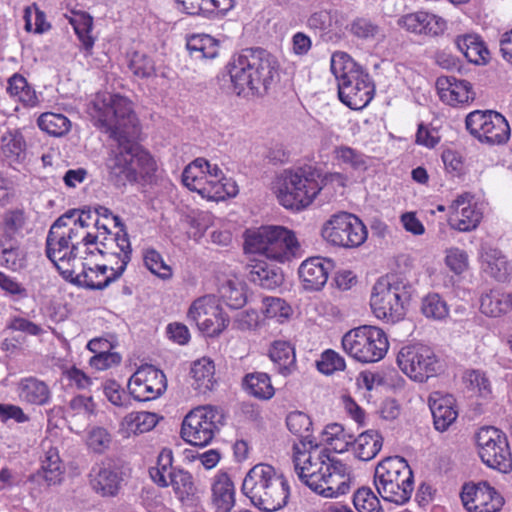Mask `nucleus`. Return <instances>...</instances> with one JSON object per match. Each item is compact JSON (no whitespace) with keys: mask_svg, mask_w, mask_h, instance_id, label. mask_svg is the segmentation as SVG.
I'll use <instances>...</instances> for the list:
<instances>
[{"mask_svg":"<svg viewBox=\"0 0 512 512\" xmlns=\"http://www.w3.org/2000/svg\"><path fill=\"white\" fill-rule=\"evenodd\" d=\"M454 42L457 49L469 62L476 65H483L488 62L490 53L479 35L474 33L458 35Z\"/></svg>","mask_w":512,"mask_h":512,"instance_id":"33","label":"nucleus"},{"mask_svg":"<svg viewBox=\"0 0 512 512\" xmlns=\"http://www.w3.org/2000/svg\"><path fill=\"white\" fill-rule=\"evenodd\" d=\"M331 72L337 80L338 87L342 82L348 83L365 72L345 52H335L331 57Z\"/></svg>","mask_w":512,"mask_h":512,"instance_id":"47","label":"nucleus"},{"mask_svg":"<svg viewBox=\"0 0 512 512\" xmlns=\"http://www.w3.org/2000/svg\"><path fill=\"white\" fill-rule=\"evenodd\" d=\"M397 365L407 377L419 383L437 375L441 369L434 351L423 344L402 347L397 354Z\"/></svg>","mask_w":512,"mask_h":512,"instance_id":"13","label":"nucleus"},{"mask_svg":"<svg viewBox=\"0 0 512 512\" xmlns=\"http://www.w3.org/2000/svg\"><path fill=\"white\" fill-rule=\"evenodd\" d=\"M132 248L128 234L120 229L113 235L105 237L92 236L86 247V256H102L107 264L113 265L116 276H122L131 260Z\"/></svg>","mask_w":512,"mask_h":512,"instance_id":"14","label":"nucleus"},{"mask_svg":"<svg viewBox=\"0 0 512 512\" xmlns=\"http://www.w3.org/2000/svg\"><path fill=\"white\" fill-rule=\"evenodd\" d=\"M27 216L23 209L6 210L0 216V239H17L26 226Z\"/></svg>","mask_w":512,"mask_h":512,"instance_id":"51","label":"nucleus"},{"mask_svg":"<svg viewBox=\"0 0 512 512\" xmlns=\"http://www.w3.org/2000/svg\"><path fill=\"white\" fill-rule=\"evenodd\" d=\"M38 127L52 136H62L71 128L70 120L63 114L45 112L37 120Z\"/></svg>","mask_w":512,"mask_h":512,"instance_id":"58","label":"nucleus"},{"mask_svg":"<svg viewBox=\"0 0 512 512\" xmlns=\"http://www.w3.org/2000/svg\"><path fill=\"white\" fill-rule=\"evenodd\" d=\"M44 456L41 460V469L39 475L48 485L60 483L63 477L64 468L59 457L58 449L52 446L50 440L42 442Z\"/></svg>","mask_w":512,"mask_h":512,"instance_id":"34","label":"nucleus"},{"mask_svg":"<svg viewBox=\"0 0 512 512\" xmlns=\"http://www.w3.org/2000/svg\"><path fill=\"white\" fill-rule=\"evenodd\" d=\"M269 357L276 365L279 373L289 375L296 369V355L290 342L274 341L269 349Z\"/></svg>","mask_w":512,"mask_h":512,"instance_id":"42","label":"nucleus"},{"mask_svg":"<svg viewBox=\"0 0 512 512\" xmlns=\"http://www.w3.org/2000/svg\"><path fill=\"white\" fill-rule=\"evenodd\" d=\"M248 279L264 289H275L283 282V274L274 266L263 261H255L247 266Z\"/></svg>","mask_w":512,"mask_h":512,"instance_id":"35","label":"nucleus"},{"mask_svg":"<svg viewBox=\"0 0 512 512\" xmlns=\"http://www.w3.org/2000/svg\"><path fill=\"white\" fill-rule=\"evenodd\" d=\"M334 456L330 449L315 440L300 441L293 445L294 470L299 480L312 491L321 487V480L329 470Z\"/></svg>","mask_w":512,"mask_h":512,"instance_id":"7","label":"nucleus"},{"mask_svg":"<svg viewBox=\"0 0 512 512\" xmlns=\"http://www.w3.org/2000/svg\"><path fill=\"white\" fill-rule=\"evenodd\" d=\"M192 387L201 394L212 391L216 385L215 366L211 359L203 357L191 367Z\"/></svg>","mask_w":512,"mask_h":512,"instance_id":"40","label":"nucleus"},{"mask_svg":"<svg viewBox=\"0 0 512 512\" xmlns=\"http://www.w3.org/2000/svg\"><path fill=\"white\" fill-rule=\"evenodd\" d=\"M286 426L292 434L300 438V441L314 440L311 435L312 422L306 413L290 412L286 417Z\"/></svg>","mask_w":512,"mask_h":512,"instance_id":"59","label":"nucleus"},{"mask_svg":"<svg viewBox=\"0 0 512 512\" xmlns=\"http://www.w3.org/2000/svg\"><path fill=\"white\" fill-rule=\"evenodd\" d=\"M80 267L81 270L78 271L75 265V274L68 280L92 290H103L121 277L116 276L117 271L113 269L112 264H92L83 259L80 261Z\"/></svg>","mask_w":512,"mask_h":512,"instance_id":"21","label":"nucleus"},{"mask_svg":"<svg viewBox=\"0 0 512 512\" xmlns=\"http://www.w3.org/2000/svg\"><path fill=\"white\" fill-rule=\"evenodd\" d=\"M6 90L14 101L21 103L26 108L37 107L40 103L35 89L21 74L15 73L8 79Z\"/></svg>","mask_w":512,"mask_h":512,"instance_id":"39","label":"nucleus"},{"mask_svg":"<svg viewBox=\"0 0 512 512\" xmlns=\"http://www.w3.org/2000/svg\"><path fill=\"white\" fill-rule=\"evenodd\" d=\"M91 212L69 210L50 227L46 237V255L61 275L72 278L77 258L85 259L90 234Z\"/></svg>","mask_w":512,"mask_h":512,"instance_id":"2","label":"nucleus"},{"mask_svg":"<svg viewBox=\"0 0 512 512\" xmlns=\"http://www.w3.org/2000/svg\"><path fill=\"white\" fill-rule=\"evenodd\" d=\"M123 477L121 471L110 463H102L90 472L92 489L102 497H115L118 495Z\"/></svg>","mask_w":512,"mask_h":512,"instance_id":"27","label":"nucleus"},{"mask_svg":"<svg viewBox=\"0 0 512 512\" xmlns=\"http://www.w3.org/2000/svg\"><path fill=\"white\" fill-rule=\"evenodd\" d=\"M330 262L323 258L312 257L300 265L299 277L306 290L318 291L324 287L328 280Z\"/></svg>","mask_w":512,"mask_h":512,"instance_id":"30","label":"nucleus"},{"mask_svg":"<svg viewBox=\"0 0 512 512\" xmlns=\"http://www.w3.org/2000/svg\"><path fill=\"white\" fill-rule=\"evenodd\" d=\"M448 210V223L452 229L459 232L475 230L483 218L481 208L474 202V196L469 192L457 195Z\"/></svg>","mask_w":512,"mask_h":512,"instance_id":"20","label":"nucleus"},{"mask_svg":"<svg viewBox=\"0 0 512 512\" xmlns=\"http://www.w3.org/2000/svg\"><path fill=\"white\" fill-rule=\"evenodd\" d=\"M436 89L441 101L450 106L465 104L475 98L471 83L455 76L438 77Z\"/></svg>","mask_w":512,"mask_h":512,"instance_id":"23","label":"nucleus"},{"mask_svg":"<svg viewBox=\"0 0 512 512\" xmlns=\"http://www.w3.org/2000/svg\"><path fill=\"white\" fill-rule=\"evenodd\" d=\"M187 320L210 338L220 336L230 324V317L214 294H206L192 301L187 311Z\"/></svg>","mask_w":512,"mask_h":512,"instance_id":"11","label":"nucleus"},{"mask_svg":"<svg viewBox=\"0 0 512 512\" xmlns=\"http://www.w3.org/2000/svg\"><path fill=\"white\" fill-rule=\"evenodd\" d=\"M22 402L33 405H46L51 399L49 386L36 377H25L19 380L16 388Z\"/></svg>","mask_w":512,"mask_h":512,"instance_id":"32","label":"nucleus"},{"mask_svg":"<svg viewBox=\"0 0 512 512\" xmlns=\"http://www.w3.org/2000/svg\"><path fill=\"white\" fill-rule=\"evenodd\" d=\"M298 248L297 239L292 231L282 226H270L266 258L285 262L296 255Z\"/></svg>","mask_w":512,"mask_h":512,"instance_id":"26","label":"nucleus"},{"mask_svg":"<svg viewBox=\"0 0 512 512\" xmlns=\"http://www.w3.org/2000/svg\"><path fill=\"white\" fill-rule=\"evenodd\" d=\"M26 144L18 131L4 133L0 140V154L9 164L19 163L25 158Z\"/></svg>","mask_w":512,"mask_h":512,"instance_id":"49","label":"nucleus"},{"mask_svg":"<svg viewBox=\"0 0 512 512\" xmlns=\"http://www.w3.org/2000/svg\"><path fill=\"white\" fill-rule=\"evenodd\" d=\"M333 158L337 165L354 172H365L369 167V156L347 145L336 146Z\"/></svg>","mask_w":512,"mask_h":512,"instance_id":"43","label":"nucleus"},{"mask_svg":"<svg viewBox=\"0 0 512 512\" xmlns=\"http://www.w3.org/2000/svg\"><path fill=\"white\" fill-rule=\"evenodd\" d=\"M207 172L208 177L200 194L202 198L211 201H222L227 197H235L238 194L237 183L232 178L225 177L216 164L211 167V172Z\"/></svg>","mask_w":512,"mask_h":512,"instance_id":"28","label":"nucleus"},{"mask_svg":"<svg viewBox=\"0 0 512 512\" xmlns=\"http://www.w3.org/2000/svg\"><path fill=\"white\" fill-rule=\"evenodd\" d=\"M383 445V437L377 430H367L354 439L353 450L355 456L362 461H369L376 457Z\"/></svg>","mask_w":512,"mask_h":512,"instance_id":"48","label":"nucleus"},{"mask_svg":"<svg viewBox=\"0 0 512 512\" xmlns=\"http://www.w3.org/2000/svg\"><path fill=\"white\" fill-rule=\"evenodd\" d=\"M321 235L331 245L355 248L366 241L368 232L364 223L357 216L340 212L332 215L324 223Z\"/></svg>","mask_w":512,"mask_h":512,"instance_id":"12","label":"nucleus"},{"mask_svg":"<svg viewBox=\"0 0 512 512\" xmlns=\"http://www.w3.org/2000/svg\"><path fill=\"white\" fill-rule=\"evenodd\" d=\"M218 293L219 298L232 309H240L246 304L245 286L237 278L224 280L218 287Z\"/></svg>","mask_w":512,"mask_h":512,"instance_id":"52","label":"nucleus"},{"mask_svg":"<svg viewBox=\"0 0 512 512\" xmlns=\"http://www.w3.org/2000/svg\"><path fill=\"white\" fill-rule=\"evenodd\" d=\"M444 263L446 267L456 275L466 272L469 268V256L459 247H449L444 251Z\"/></svg>","mask_w":512,"mask_h":512,"instance_id":"63","label":"nucleus"},{"mask_svg":"<svg viewBox=\"0 0 512 512\" xmlns=\"http://www.w3.org/2000/svg\"><path fill=\"white\" fill-rule=\"evenodd\" d=\"M421 311L427 318L442 320L449 314L445 300L437 293H431L422 299Z\"/></svg>","mask_w":512,"mask_h":512,"instance_id":"61","label":"nucleus"},{"mask_svg":"<svg viewBox=\"0 0 512 512\" xmlns=\"http://www.w3.org/2000/svg\"><path fill=\"white\" fill-rule=\"evenodd\" d=\"M276 193L283 207L302 210L320 194V188L313 172L304 169L285 170L279 177Z\"/></svg>","mask_w":512,"mask_h":512,"instance_id":"9","label":"nucleus"},{"mask_svg":"<svg viewBox=\"0 0 512 512\" xmlns=\"http://www.w3.org/2000/svg\"><path fill=\"white\" fill-rule=\"evenodd\" d=\"M331 72L337 80L338 87L342 82L348 83L365 72L345 52H335L331 57Z\"/></svg>","mask_w":512,"mask_h":512,"instance_id":"46","label":"nucleus"},{"mask_svg":"<svg viewBox=\"0 0 512 512\" xmlns=\"http://www.w3.org/2000/svg\"><path fill=\"white\" fill-rule=\"evenodd\" d=\"M211 164L204 158H197L188 164L182 173L183 184L191 191L201 194L204 183L208 177V172H211Z\"/></svg>","mask_w":512,"mask_h":512,"instance_id":"45","label":"nucleus"},{"mask_svg":"<svg viewBox=\"0 0 512 512\" xmlns=\"http://www.w3.org/2000/svg\"><path fill=\"white\" fill-rule=\"evenodd\" d=\"M486 264L485 270L498 281H505L509 275V266L505 256L493 250L483 256Z\"/></svg>","mask_w":512,"mask_h":512,"instance_id":"62","label":"nucleus"},{"mask_svg":"<svg viewBox=\"0 0 512 512\" xmlns=\"http://www.w3.org/2000/svg\"><path fill=\"white\" fill-rule=\"evenodd\" d=\"M171 486L175 497L182 503L193 501L198 492L193 476L184 469H178L172 474L168 481V487Z\"/></svg>","mask_w":512,"mask_h":512,"instance_id":"50","label":"nucleus"},{"mask_svg":"<svg viewBox=\"0 0 512 512\" xmlns=\"http://www.w3.org/2000/svg\"><path fill=\"white\" fill-rule=\"evenodd\" d=\"M352 483L351 468L334 457L329 464V470L324 474V479L320 482L321 487L314 492L326 498H335L348 493Z\"/></svg>","mask_w":512,"mask_h":512,"instance_id":"22","label":"nucleus"},{"mask_svg":"<svg viewBox=\"0 0 512 512\" xmlns=\"http://www.w3.org/2000/svg\"><path fill=\"white\" fill-rule=\"evenodd\" d=\"M233 91L238 96L263 95L278 75L275 57L262 49H246L226 66Z\"/></svg>","mask_w":512,"mask_h":512,"instance_id":"3","label":"nucleus"},{"mask_svg":"<svg viewBox=\"0 0 512 512\" xmlns=\"http://www.w3.org/2000/svg\"><path fill=\"white\" fill-rule=\"evenodd\" d=\"M143 262L145 267L155 276L162 280H168L172 277V268L165 263L162 255L153 248L143 251Z\"/></svg>","mask_w":512,"mask_h":512,"instance_id":"60","label":"nucleus"},{"mask_svg":"<svg viewBox=\"0 0 512 512\" xmlns=\"http://www.w3.org/2000/svg\"><path fill=\"white\" fill-rule=\"evenodd\" d=\"M334 456L330 449L315 440L300 441L293 445L294 470L299 480L312 491L321 487V480L329 470Z\"/></svg>","mask_w":512,"mask_h":512,"instance_id":"6","label":"nucleus"},{"mask_svg":"<svg viewBox=\"0 0 512 512\" xmlns=\"http://www.w3.org/2000/svg\"><path fill=\"white\" fill-rule=\"evenodd\" d=\"M465 389L473 396L488 399L492 396L491 382L481 370H467L462 376Z\"/></svg>","mask_w":512,"mask_h":512,"instance_id":"54","label":"nucleus"},{"mask_svg":"<svg viewBox=\"0 0 512 512\" xmlns=\"http://www.w3.org/2000/svg\"><path fill=\"white\" fill-rule=\"evenodd\" d=\"M270 226L249 229L244 234V250L248 254H259L267 257L268 236Z\"/></svg>","mask_w":512,"mask_h":512,"instance_id":"57","label":"nucleus"},{"mask_svg":"<svg viewBox=\"0 0 512 512\" xmlns=\"http://www.w3.org/2000/svg\"><path fill=\"white\" fill-rule=\"evenodd\" d=\"M338 95L341 102L351 109L365 107L373 98V86L368 74H360L348 83L342 82L338 87Z\"/></svg>","mask_w":512,"mask_h":512,"instance_id":"24","label":"nucleus"},{"mask_svg":"<svg viewBox=\"0 0 512 512\" xmlns=\"http://www.w3.org/2000/svg\"><path fill=\"white\" fill-rule=\"evenodd\" d=\"M460 497L469 512H498L504 505L503 497L487 482L464 484Z\"/></svg>","mask_w":512,"mask_h":512,"instance_id":"19","label":"nucleus"},{"mask_svg":"<svg viewBox=\"0 0 512 512\" xmlns=\"http://www.w3.org/2000/svg\"><path fill=\"white\" fill-rule=\"evenodd\" d=\"M95 413V403L92 397L78 395L72 398L66 410V417L70 424H75L79 420L88 423L91 416Z\"/></svg>","mask_w":512,"mask_h":512,"instance_id":"56","label":"nucleus"},{"mask_svg":"<svg viewBox=\"0 0 512 512\" xmlns=\"http://www.w3.org/2000/svg\"><path fill=\"white\" fill-rule=\"evenodd\" d=\"M476 441L482 462L502 473L512 470V454L506 435L495 427H482Z\"/></svg>","mask_w":512,"mask_h":512,"instance_id":"15","label":"nucleus"},{"mask_svg":"<svg viewBox=\"0 0 512 512\" xmlns=\"http://www.w3.org/2000/svg\"><path fill=\"white\" fill-rule=\"evenodd\" d=\"M242 492L258 509L274 512L287 504L290 489L286 478L273 466L259 463L246 474Z\"/></svg>","mask_w":512,"mask_h":512,"instance_id":"4","label":"nucleus"},{"mask_svg":"<svg viewBox=\"0 0 512 512\" xmlns=\"http://www.w3.org/2000/svg\"><path fill=\"white\" fill-rule=\"evenodd\" d=\"M26 252L18 239H0V265L12 271L26 267Z\"/></svg>","mask_w":512,"mask_h":512,"instance_id":"41","label":"nucleus"},{"mask_svg":"<svg viewBox=\"0 0 512 512\" xmlns=\"http://www.w3.org/2000/svg\"><path fill=\"white\" fill-rule=\"evenodd\" d=\"M164 373L152 365H144L130 377L128 389L134 399L150 401L161 396L166 390Z\"/></svg>","mask_w":512,"mask_h":512,"instance_id":"18","label":"nucleus"},{"mask_svg":"<svg viewBox=\"0 0 512 512\" xmlns=\"http://www.w3.org/2000/svg\"><path fill=\"white\" fill-rule=\"evenodd\" d=\"M374 485L384 501L403 505L414 489L413 472L401 457H388L375 468Z\"/></svg>","mask_w":512,"mask_h":512,"instance_id":"5","label":"nucleus"},{"mask_svg":"<svg viewBox=\"0 0 512 512\" xmlns=\"http://www.w3.org/2000/svg\"><path fill=\"white\" fill-rule=\"evenodd\" d=\"M398 24L411 33L430 37L443 34L447 27L443 18L426 11L406 14L399 19Z\"/></svg>","mask_w":512,"mask_h":512,"instance_id":"25","label":"nucleus"},{"mask_svg":"<svg viewBox=\"0 0 512 512\" xmlns=\"http://www.w3.org/2000/svg\"><path fill=\"white\" fill-rule=\"evenodd\" d=\"M243 385L249 394L258 399L269 400L275 394L271 379L269 375L264 372L247 374L244 377Z\"/></svg>","mask_w":512,"mask_h":512,"instance_id":"53","label":"nucleus"},{"mask_svg":"<svg viewBox=\"0 0 512 512\" xmlns=\"http://www.w3.org/2000/svg\"><path fill=\"white\" fill-rule=\"evenodd\" d=\"M343 350L361 363H374L383 359L389 349L386 333L376 326H359L342 337Z\"/></svg>","mask_w":512,"mask_h":512,"instance_id":"8","label":"nucleus"},{"mask_svg":"<svg viewBox=\"0 0 512 512\" xmlns=\"http://www.w3.org/2000/svg\"><path fill=\"white\" fill-rule=\"evenodd\" d=\"M411 295V287L406 283L382 278L373 287L370 306L378 319L397 322L403 318Z\"/></svg>","mask_w":512,"mask_h":512,"instance_id":"10","label":"nucleus"},{"mask_svg":"<svg viewBox=\"0 0 512 512\" xmlns=\"http://www.w3.org/2000/svg\"><path fill=\"white\" fill-rule=\"evenodd\" d=\"M466 128L480 142L489 145H501L510 138V126L506 118L492 110H475L465 120Z\"/></svg>","mask_w":512,"mask_h":512,"instance_id":"16","label":"nucleus"},{"mask_svg":"<svg viewBox=\"0 0 512 512\" xmlns=\"http://www.w3.org/2000/svg\"><path fill=\"white\" fill-rule=\"evenodd\" d=\"M429 407L433 416L434 426L438 431H446L457 419L455 399L450 394L436 391L429 396Z\"/></svg>","mask_w":512,"mask_h":512,"instance_id":"29","label":"nucleus"},{"mask_svg":"<svg viewBox=\"0 0 512 512\" xmlns=\"http://www.w3.org/2000/svg\"><path fill=\"white\" fill-rule=\"evenodd\" d=\"M353 503L358 512H381L380 501L370 488L362 487L356 491Z\"/></svg>","mask_w":512,"mask_h":512,"instance_id":"64","label":"nucleus"},{"mask_svg":"<svg viewBox=\"0 0 512 512\" xmlns=\"http://www.w3.org/2000/svg\"><path fill=\"white\" fill-rule=\"evenodd\" d=\"M211 164L204 158H197L188 164L182 173L183 184L191 191L201 194L204 183L208 177V172H211Z\"/></svg>","mask_w":512,"mask_h":512,"instance_id":"44","label":"nucleus"},{"mask_svg":"<svg viewBox=\"0 0 512 512\" xmlns=\"http://www.w3.org/2000/svg\"><path fill=\"white\" fill-rule=\"evenodd\" d=\"M480 310L489 317H500L512 311V292L491 289L480 299Z\"/></svg>","mask_w":512,"mask_h":512,"instance_id":"36","label":"nucleus"},{"mask_svg":"<svg viewBox=\"0 0 512 512\" xmlns=\"http://www.w3.org/2000/svg\"><path fill=\"white\" fill-rule=\"evenodd\" d=\"M158 422L155 413L141 411L132 412L126 415L119 427V434L124 438H129L131 435L142 434L153 429Z\"/></svg>","mask_w":512,"mask_h":512,"instance_id":"37","label":"nucleus"},{"mask_svg":"<svg viewBox=\"0 0 512 512\" xmlns=\"http://www.w3.org/2000/svg\"><path fill=\"white\" fill-rule=\"evenodd\" d=\"M221 415L212 406H199L184 418L181 427L182 438L194 446H206L218 429Z\"/></svg>","mask_w":512,"mask_h":512,"instance_id":"17","label":"nucleus"},{"mask_svg":"<svg viewBox=\"0 0 512 512\" xmlns=\"http://www.w3.org/2000/svg\"><path fill=\"white\" fill-rule=\"evenodd\" d=\"M89 115L93 124L118 141L105 161L109 180L118 187L150 178L157 171L154 157L139 144L127 139L138 124L132 103L118 94L99 93L91 102Z\"/></svg>","mask_w":512,"mask_h":512,"instance_id":"1","label":"nucleus"},{"mask_svg":"<svg viewBox=\"0 0 512 512\" xmlns=\"http://www.w3.org/2000/svg\"><path fill=\"white\" fill-rule=\"evenodd\" d=\"M173 453L170 449L164 448L158 455L157 464L149 469L152 480L160 487H168V481L172 478V474L179 468H174Z\"/></svg>","mask_w":512,"mask_h":512,"instance_id":"55","label":"nucleus"},{"mask_svg":"<svg viewBox=\"0 0 512 512\" xmlns=\"http://www.w3.org/2000/svg\"><path fill=\"white\" fill-rule=\"evenodd\" d=\"M212 503L215 512H231L236 503L234 483L226 472H218L211 481Z\"/></svg>","mask_w":512,"mask_h":512,"instance_id":"31","label":"nucleus"},{"mask_svg":"<svg viewBox=\"0 0 512 512\" xmlns=\"http://www.w3.org/2000/svg\"><path fill=\"white\" fill-rule=\"evenodd\" d=\"M186 47L193 60H211L218 57L220 42L208 34H196L188 38Z\"/></svg>","mask_w":512,"mask_h":512,"instance_id":"38","label":"nucleus"}]
</instances>
